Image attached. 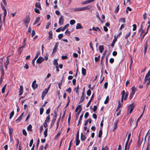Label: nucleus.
<instances>
[{
	"label": "nucleus",
	"instance_id": "obj_1",
	"mask_svg": "<svg viewBox=\"0 0 150 150\" xmlns=\"http://www.w3.org/2000/svg\"><path fill=\"white\" fill-rule=\"evenodd\" d=\"M149 40V38H148L147 39V40H146L145 42V44L144 45V54L145 55L146 54L147 49V46H148V42Z\"/></svg>",
	"mask_w": 150,
	"mask_h": 150
},
{
	"label": "nucleus",
	"instance_id": "obj_2",
	"mask_svg": "<svg viewBox=\"0 0 150 150\" xmlns=\"http://www.w3.org/2000/svg\"><path fill=\"white\" fill-rule=\"evenodd\" d=\"M30 18L29 16H27L24 20V22L28 24L30 22Z\"/></svg>",
	"mask_w": 150,
	"mask_h": 150
},
{
	"label": "nucleus",
	"instance_id": "obj_3",
	"mask_svg": "<svg viewBox=\"0 0 150 150\" xmlns=\"http://www.w3.org/2000/svg\"><path fill=\"white\" fill-rule=\"evenodd\" d=\"M44 59V58L42 57H40L37 59L36 62L40 64L43 61Z\"/></svg>",
	"mask_w": 150,
	"mask_h": 150
},
{
	"label": "nucleus",
	"instance_id": "obj_4",
	"mask_svg": "<svg viewBox=\"0 0 150 150\" xmlns=\"http://www.w3.org/2000/svg\"><path fill=\"white\" fill-rule=\"evenodd\" d=\"M64 19L63 16H61L59 19V23L60 25H62L63 24Z\"/></svg>",
	"mask_w": 150,
	"mask_h": 150
},
{
	"label": "nucleus",
	"instance_id": "obj_5",
	"mask_svg": "<svg viewBox=\"0 0 150 150\" xmlns=\"http://www.w3.org/2000/svg\"><path fill=\"white\" fill-rule=\"evenodd\" d=\"M145 105H144V107H145ZM144 109H145V107H144V110H143V113H142V114H141V115L139 117V118L137 120V121H136V124H135V126L134 127V129L135 128V127H137V126L138 122L139 120L140 119V118H141V117L143 115V113L144 112Z\"/></svg>",
	"mask_w": 150,
	"mask_h": 150
},
{
	"label": "nucleus",
	"instance_id": "obj_6",
	"mask_svg": "<svg viewBox=\"0 0 150 150\" xmlns=\"http://www.w3.org/2000/svg\"><path fill=\"white\" fill-rule=\"evenodd\" d=\"M92 6L91 5H89L86 7L81 8V11L86 10L90 8Z\"/></svg>",
	"mask_w": 150,
	"mask_h": 150
},
{
	"label": "nucleus",
	"instance_id": "obj_7",
	"mask_svg": "<svg viewBox=\"0 0 150 150\" xmlns=\"http://www.w3.org/2000/svg\"><path fill=\"white\" fill-rule=\"evenodd\" d=\"M85 96L84 94V91H83L82 93V95L81 97V99L79 101V103H81L85 99Z\"/></svg>",
	"mask_w": 150,
	"mask_h": 150
},
{
	"label": "nucleus",
	"instance_id": "obj_8",
	"mask_svg": "<svg viewBox=\"0 0 150 150\" xmlns=\"http://www.w3.org/2000/svg\"><path fill=\"white\" fill-rule=\"evenodd\" d=\"M36 82V80H34L33 82L32 85V88L34 89L36 88L37 87V84H35Z\"/></svg>",
	"mask_w": 150,
	"mask_h": 150
},
{
	"label": "nucleus",
	"instance_id": "obj_9",
	"mask_svg": "<svg viewBox=\"0 0 150 150\" xmlns=\"http://www.w3.org/2000/svg\"><path fill=\"white\" fill-rule=\"evenodd\" d=\"M129 110L127 115V116H129L131 113V104H130L129 106Z\"/></svg>",
	"mask_w": 150,
	"mask_h": 150
},
{
	"label": "nucleus",
	"instance_id": "obj_10",
	"mask_svg": "<svg viewBox=\"0 0 150 150\" xmlns=\"http://www.w3.org/2000/svg\"><path fill=\"white\" fill-rule=\"evenodd\" d=\"M94 94L93 93V95H92V96H91V99L88 102V103L86 105V107L88 108L89 107V105H90L92 100H93V98H94Z\"/></svg>",
	"mask_w": 150,
	"mask_h": 150
},
{
	"label": "nucleus",
	"instance_id": "obj_11",
	"mask_svg": "<svg viewBox=\"0 0 150 150\" xmlns=\"http://www.w3.org/2000/svg\"><path fill=\"white\" fill-rule=\"evenodd\" d=\"M9 136L10 137V138L11 139V138H12V134L13 133V129L12 128H9Z\"/></svg>",
	"mask_w": 150,
	"mask_h": 150
},
{
	"label": "nucleus",
	"instance_id": "obj_12",
	"mask_svg": "<svg viewBox=\"0 0 150 150\" xmlns=\"http://www.w3.org/2000/svg\"><path fill=\"white\" fill-rule=\"evenodd\" d=\"M35 6L36 7L39 8L40 10H42V8L40 2L36 3L35 4Z\"/></svg>",
	"mask_w": 150,
	"mask_h": 150
},
{
	"label": "nucleus",
	"instance_id": "obj_13",
	"mask_svg": "<svg viewBox=\"0 0 150 150\" xmlns=\"http://www.w3.org/2000/svg\"><path fill=\"white\" fill-rule=\"evenodd\" d=\"M23 87L22 86H20V90L19 91V96H21L22 95L23 93Z\"/></svg>",
	"mask_w": 150,
	"mask_h": 150
},
{
	"label": "nucleus",
	"instance_id": "obj_14",
	"mask_svg": "<svg viewBox=\"0 0 150 150\" xmlns=\"http://www.w3.org/2000/svg\"><path fill=\"white\" fill-rule=\"evenodd\" d=\"M137 90V88L134 86L132 87V95H133L135 93Z\"/></svg>",
	"mask_w": 150,
	"mask_h": 150
},
{
	"label": "nucleus",
	"instance_id": "obj_15",
	"mask_svg": "<svg viewBox=\"0 0 150 150\" xmlns=\"http://www.w3.org/2000/svg\"><path fill=\"white\" fill-rule=\"evenodd\" d=\"M49 36L48 37L49 40L52 39V31H50L49 32Z\"/></svg>",
	"mask_w": 150,
	"mask_h": 150
},
{
	"label": "nucleus",
	"instance_id": "obj_16",
	"mask_svg": "<svg viewBox=\"0 0 150 150\" xmlns=\"http://www.w3.org/2000/svg\"><path fill=\"white\" fill-rule=\"evenodd\" d=\"M86 137L84 135H83L82 133H81V139L82 141H84L86 139Z\"/></svg>",
	"mask_w": 150,
	"mask_h": 150
},
{
	"label": "nucleus",
	"instance_id": "obj_17",
	"mask_svg": "<svg viewBox=\"0 0 150 150\" xmlns=\"http://www.w3.org/2000/svg\"><path fill=\"white\" fill-rule=\"evenodd\" d=\"M83 27L81 25L80 23H78L76 27V29H82Z\"/></svg>",
	"mask_w": 150,
	"mask_h": 150
},
{
	"label": "nucleus",
	"instance_id": "obj_18",
	"mask_svg": "<svg viewBox=\"0 0 150 150\" xmlns=\"http://www.w3.org/2000/svg\"><path fill=\"white\" fill-rule=\"evenodd\" d=\"M94 1V0H88L82 2V4H85Z\"/></svg>",
	"mask_w": 150,
	"mask_h": 150
},
{
	"label": "nucleus",
	"instance_id": "obj_19",
	"mask_svg": "<svg viewBox=\"0 0 150 150\" xmlns=\"http://www.w3.org/2000/svg\"><path fill=\"white\" fill-rule=\"evenodd\" d=\"M48 91V88H46L45 90L42 93V95L44 96H45L46 94L47 93Z\"/></svg>",
	"mask_w": 150,
	"mask_h": 150
},
{
	"label": "nucleus",
	"instance_id": "obj_20",
	"mask_svg": "<svg viewBox=\"0 0 150 150\" xmlns=\"http://www.w3.org/2000/svg\"><path fill=\"white\" fill-rule=\"evenodd\" d=\"M102 133H103V132H102V128H101L99 130V133L98 135V137H99V138L101 137L102 135Z\"/></svg>",
	"mask_w": 150,
	"mask_h": 150
},
{
	"label": "nucleus",
	"instance_id": "obj_21",
	"mask_svg": "<svg viewBox=\"0 0 150 150\" xmlns=\"http://www.w3.org/2000/svg\"><path fill=\"white\" fill-rule=\"evenodd\" d=\"M82 74L83 76H85L86 74V70L83 68H82Z\"/></svg>",
	"mask_w": 150,
	"mask_h": 150
},
{
	"label": "nucleus",
	"instance_id": "obj_22",
	"mask_svg": "<svg viewBox=\"0 0 150 150\" xmlns=\"http://www.w3.org/2000/svg\"><path fill=\"white\" fill-rule=\"evenodd\" d=\"M24 114V112L22 113L21 115L16 120V121H20L22 119V117Z\"/></svg>",
	"mask_w": 150,
	"mask_h": 150
},
{
	"label": "nucleus",
	"instance_id": "obj_23",
	"mask_svg": "<svg viewBox=\"0 0 150 150\" xmlns=\"http://www.w3.org/2000/svg\"><path fill=\"white\" fill-rule=\"evenodd\" d=\"M104 50V47L103 45H100L99 47V50L100 53H102Z\"/></svg>",
	"mask_w": 150,
	"mask_h": 150
},
{
	"label": "nucleus",
	"instance_id": "obj_24",
	"mask_svg": "<svg viewBox=\"0 0 150 150\" xmlns=\"http://www.w3.org/2000/svg\"><path fill=\"white\" fill-rule=\"evenodd\" d=\"M130 137H131V133H129V134L127 140V142H126V144L125 145V150L127 148V144H128V141L129 139H130Z\"/></svg>",
	"mask_w": 150,
	"mask_h": 150
},
{
	"label": "nucleus",
	"instance_id": "obj_25",
	"mask_svg": "<svg viewBox=\"0 0 150 150\" xmlns=\"http://www.w3.org/2000/svg\"><path fill=\"white\" fill-rule=\"evenodd\" d=\"M56 116H54V117H53V120H52V121L51 122L52 124H51V125L50 127H52V126L54 125V122H55V121L56 120Z\"/></svg>",
	"mask_w": 150,
	"mask_h": 150
},
{
	"label": "nucleus",
	"instance_id": "obj_26",
	"mask_svg": "<svg viewBox=\"0 0 150 150\" xmlns=\"http://www.w3.org/2000/svg\"><path fill=\"white\" fill-rule=\"evenodd\" d=\"M117 38H115L113 40L111 44V45L112 47L114 46V44L117 41Z\"/></svg>",
	"mask_w": 150,
	"mask_h": 150
},
{
	"label": "nucleus",
	"instance_id": "obj_27",
	"mask_svg": "<svg viewBox=\"0 0 150 150\" xmlns=\"http://www.w3.org/2000/svg\"><path fill=\"white\" fill-rule=\"evenodd\" d=\"M40 19V18L39 17H37L36 19L35 22L33 23V25H35L36 23H38Z\"/></svg>",
	"mask_w": 150,
	"mask_h": 150
},
{
	"label": "nucleus",
	"instance_id": "obj_28",
	"mask_svg": "<svg viewBox=\"0 0 150 150\" xmlns=\"http://www.w3.org/2000/svg\"><path fill=\"white\" fill-rule=\"evenodd\" d=\"M50 119V115H48L47 117H46V120L45 121V122L47 123L49 122V121Z\"/></svg>",
	"mask_w": 150,
	"mask_h": 150
},
{
	"label": "nucleus",
	"instance_id": "obj_29",
	"mask_svg": "<svg viewBox=\"0 0 150 150\" xmlns=\"http://www.w3.org/2000/svg\"><path fill=\"white\" fill-rule=\"evenodd\" d=\"M32 126L31 124H30L27 127V130L28 131H32Z\"/></svg>",
	"mask_w": 150,
	"mask_h": 150
},
{
	"label": "nucleus",
	"instance_id": "obj_30",
	"mask_svg": "<svg viewBox=\"0 0 150 150\" xmlns=\"http://www.w3.org/2000/svg\"><path fill=\"white\" fill-rule=\"evenodd\" d=\"M118 120H117L115 122V124H114L115 126H114V129L113 130V131H114L117 128V124L118 123Z\"/></svg>",
	"mask_w": 150,
	"mask_h": 150
},
{
	"label": "nucleus",
	"instance_id": "obj_31",
	"mask_svg": "<svg viewBox=\"0 0 150 150\" xmlns=\"http://www.w3.org/2000/svg\"><path fill=\"white\" fill-rule=\"evenodd\" d=\"M97 29L99 31H101L100 30L99 28L98 27H96V28L95 27H93L92 30H94V31H97Z\"/></svg>",
	"mask_w": 150,
	"mask_h": 150
},
{
	"label": "nucleus",
	"instance_id": "obj_32",
	"mask_svg": "<svg viewBox=\"0 0 150 150\" xmlns=\"http://www.w3.org/2000/svg\"><path fill=\"white\" fill-rule=\"evenodd\" d=\"M63 77H64V76H63V77H62V80H61V82L60 83H59V84H58V87H59V88L60 89H61V86L62 84V81H63Z\"/></svg>",
	"mask_w": 150,
	"mask_h": 150
},
{
	"label": "nucleus",
	"instance_id": "obj_33",
	"mask_svg": "<svg viewBox=\"0 0 150 150\" xmlns=\"http://www.w3.org/2000/svg\"><path fill=\"white\" fill-rule=\"evenodd\" d=\"M69 25L68 24H67L66 25H65V26L64 27L61 29L62 31H63L64 30H65L68 27Z\"/></svg>",
	"mask_w": 150,
	"mask_h": 150
},
{
	"label": "nucleus",
	"instance_id": "obj_34",
	"mask_svg": "<svg viewBox=\"0 0 150 150\" xmlns=\"http://www.w3.org/2000/svg\"><path fill=\"white\" fill-rule=\"evenodd\" d=\"M109 55V54L107 55L106 57V64L107 67L108 66V57Z\"/></svg>",
	"mask_w": 150,
	"mask_h": 150
},
{
	"label": "nucleus",
	"instance_id": "obj_35",
	"mask_svg": "<svg viewBox=\"0 0 150 150\" xmlns=\"http://www.w3.org/2000/svg\"><path fill=\"white\" fill-rule=\"evenodd\" d=\"M140 134H141V132L139 133V139H138V142H137V146H139L141 145V143L139 141V140H140Z\"/></svg>",
	"mask_w": 150,
	"mask_h": 150
},
{
	"label": "nucleus",
	"instance_id": "obj_36",
	"mask_svg": "<svg viewBox=\"0 0 150 150\" xmlns=\"http://www.w3.org/2000/svg\"><path fill=\"white\" fill-rule=\"evenodd\" d=\"M0 68L1 71V74H2V76H4V70L2 66L0 67Z\"/></svg>",
	"mask_w": 150,
	"mask_h": 150
},
{
	"label": "nucleus",
	"instance_id": "obj_37",
	"mask_svg": "<svg viewBox=\"0 0 150 150\" xmlns=\"http://www.w3.org/2000/svg\"><path fill=\"white\" fill-rule=\"evenodd\" d=\"M7 14V11H4V17H3V22H4L5 20V17L6 15Z\"/></svg>",
	"mask_w": 150,
	"mask_h": 150
},
{
	"label": "nucleus",
	"instance_id": "obj_38",
	"mask_svg": "<svg viewBox=\"0 0 150 150\" xmlns=\"http://www.w3.org/2000/svg\"><path fill=\"white\" fill-rule=\"evenodd\" d=\"M47 130H48L47 128H46L44 132V136H45V137H46L47 136Z\"/></svg>",
	"mask_w": 150,
	"mask_h": 150
},
{
	"label": "nucleus",
	"instance_id": "obj_39",
	"mask_svg": "<svg viewBox=\"0 0 150 150\" xmlns=\"http://www.w3.org/2000/svg\"><path fill=\"white\" fill-rule=\"evenodd\" d=\"M14 114V112L13 111L10 113V116L9 117V119H11Z\"/></svg>",
	"mask_w": 150,
	"mask_h": 150
},
{
	"label": "nucleus",
	"instance_id": "obj_40",
	"mask_svg": "<svg viewBox=\"0 0 150 150\" xmlns=\"http://www.w3.org/2000/svg\"><path fill=\"white\" fill-rule=\"evenodd\" d=\"M53 64L55 65L58 66V63L57 59H55L53 61Z\"/></svg>",
	"mask_w": 150,
	"mask_h": 150
},
{
	"label": "nucleus",
	"instance_id": "obj_41",
	"mask_svg": "<svg viewBox=\"0 0 150 150\" xmlns=\"http://www.w3.org/2000/svg\"><path fill=\"white\" fill-rule=\"evenodd\" d=\"M109 97H108V96H107L106 98V100H105V101L104 102V103L105 104H107L108 103V102L109 101Z\"/></svg>",
	"mask_w": 150,
	"mask_h": 150
},
{
	"label": "nucleus",
	"instance_id": "obj_42",
	"mask_svg": "<svg viewBox=\"0 0 150 150\" xmlns=\"http://www.w3.org/2000/svg\"><path fill=\"white\" fill-rule=\"evenodd\" d=\"M132 26L133 27V28L132 29V30L133 31L137 29V25L135 24H134L132 25Z\"/></svg>",
	"mask_w": 150,
	"mask_h": 150
},
{
	"label": "nucleus",
	"instance_id": "obj_43",
	"mask_svg": "<svg viewBox=\"0 0 150 150\" xmlns=\"http://www.w3.org/2000/svg\"><path fill=\"white\" fill-rule=\"evenodd\" d=\"M71 113L70 112L69 115V117L68 118V124L69 125L70 121V120H71Z\"/></svg>",
	"mask_w": 150,
	"mask_h": 150
},
{
	"label": "nucleus",
	"instance_id": "obj_44",
	"mask_svg": "<svg viewBox=\"0 0 150 150\" xmlns=\"http://www.w3.org/2000/svg\"><path fill=\"white\" fill-rule=\"evenodd\" d=\"M75 23V21L74 20H71L70 21V23L71 25H73Z\"/></svg>",
	"mask_w": 150,
	"mask_h": 150
},
{
	"label": "nucleus",
	"instance_id": "obj_45",
	"mask_svg": "<svg viewBox=\"0 0 150 150\" xmlns=\"http://www.w3.org/2000/svg\"><path fill=\"white\" fill-rule=\"evenodd\" d=\"M91 90L90 89H88L87 92V95L88 96H90V95L91 94Z\"/></svg>",
	"mask_w": 150,
	"mask_h": 150
},
{
	"label": "nucleus",
	"instance_id": "obj_46",
	"mask_svg": "<svg viewBox=\"0 0 150 150\" xmlns=\"http://www.w3.org/2000/svg\"><path fill=\"white\" fill-rule=\"evenodd\" d=\"M118 105L117 107H118V109H119V108H120L121 107L122 105V103H120V101H118Z\"/></svg>",
	"mask_w": 150,
	"mask_h": 150
},
{
	"label": "nucleus",
	"instance_id": "obj_47",
	"mask_svg": "<svg viewBox=\"0 0 150 150\" xmlns=\"http://www.w3.org/2000/svg\"><path fill=\"white\" fill-rule=\"evenodd\" d=\"M34 11H35V12H36L37 13H39V14H40V12L39 11V9H37L36 8H35Z\"/></svg>",
	"mask_w": 150,
	"mask_h": 150
},
{
	"label": "nucleus",
	"instance_id": "obj_48",
	"mask_svg": "<svg viewBox=\"0 0 150 150\" xmlns=\"http://www.w3.org/2000/svg\"><path fill=\"white\" fill-rule=\"evenodd\" d=\"M119 5L118 4V5L116 9V10H115V13H117L118 12V11L119 9Z\"/></svg>",
	"mask_w": 150,
	"mask_h": 150
},
{
	"label": "nucleus",
	"instance_id": "obj_49",
	"mask_svg": "<svg viewBox=\"0 0 150 150\" xmlns=\"http://www.w3.org/2000/svg\"><path fill=\"white\" fill-rule=\"evenodd\" d=\"M143 18L144 20H145L147 18V13H144L143 15Z\"/></svg>",
	"mask_w": 150,
	"mask_h": 150
},
{
	"label": "nucleus",
	"instance_id": "obj_50",
	"mask_svg": "<svg viewBox=\"0 0 150 150\" xmlns=\"http://www.w3.org/2000/svg\"><path fill=\"white\" fill-rule=\"evenodd\" d=\"M44 111V109L42 108L40 109V115H42Z\"/></svg>",
	"mask_w": 150,
	"mask_h": 150
},
{
	"label": "nucleus",
	"instance_id": "obj_51",
	"mask_svg": "<svg viewBox=\"0 0 150 150\" xmlns=\"http://www.w3.org/2000/svg\"><path fill=\"white\" fill-rule=\"evenodd\" d=\"M76 146L79 145L80 143V141L79 139L76 140Z\"/></svg>",
	"mask_w": 150,
	"mask_h": 150
},
{
	"label": "nucleus",
	"instance_id": "obj_52",
	"mask_svg": "<svg viewBox=\"0 0 150 150\" xmlns=\"http://www.w3.org/2000/svg\"><path fill=\"white\" fill-rule=\"evenodd\" d=\"M23 134L25 136L27 135V134L25 130L24 129L23 130Z\"/></svg>",
	"mask_w": 150,
	"mask_h": 150
},
{
	"label": "nucleus",
	"instance_id": "obj_53",
	"mask_svg": "<svg viewBox=\"0 0 150 150\" xmlns=\"http://www.w3.org/2000/svg\"><path fill=\"white\" fill-rule=\"evenodd\" d=\"M149 77V76L146 78H145H145H144V82H146L147 80H150V77Z\"/></svg>",
	"mask_w": 150,
	"mask_h": 150
},
{
	"label": "nucleus",
	"instance_id": "obj_54",
	"mask_svg": "<svg viewBox=\"0 0 150 150\" xmlns=\"http://www.w3.org/2000/svg\"><path fill=\"white\" fill-rule=\"evenodd\" d=\"M89 113L88 112H86L85 115L84 117L85 119H86L89 116Z\"/></svg>",
	"mask_w": 150,
	"mask_h": 150
},
{
	"label": "nucleus",
	"instance_id": "obj_55",
	"mask_svg": "<svg viewBox=\"0 0 150 150\" xmlns=\"http://www.w3.org/2000/svg\"><path fill=\"white\" fill-rule=\"evenodd\" d=\"M51 23L50 22H48L47 23V25L46 26V28L47 29L49 28V26L50 25Z\"/></svg>",
	"mask_w": 150,
	"mask_h": 150
},
{
	"label": "nucleus",
	"instance_id": "obj_56",
	"mask_svg": "<svg viewBox=\"0 0 150 150\" xmlns=\"http://www.w3.org/2000/svg\"><path fill=\"white\" fill-rule=\"evenodd\" d=\"M57 48L55 47H54V48L53 49L52 53H55L57 51Z\"/></svg>",
	"mask_w": 150,
	"mask_h": 150
},
{
	"label": "nucleus",
	"instance_id": "obj_57",
	"mask_svg": "<svg viewBox=\"0 0 150 150\" xmlns=\"http://www.w3.org/2000/svg\"><path fill=\"white\" fill-rule=\"evenodd\" d=\"M122 96V98H123L125 94V91L124 90L122 91L121 93Z\"/></svg>",
	"mask_w": 150,
	"mask_h": 150
},
{
	"label": "nucleus",
	"instance_id": "obj_58",
	"mask_svg": "<svg viewBox=\"0 0 150 150\" xmlns=\"http://www.w3.org/2000/svg\"><path fill=\"white\" fill-rule=\"evenodd\" d=\"M150 76V71H149L145 76V78H146L149 76Z\"/></svg>",
	"mask_w": 150,
	"mask_h": 150
},
{
	"label": "nucleus",
	"instance_id": "obj_59",
	"mask_svg": "<svg viewBox=\"0 0 150 150\" xmlns=\"http://www.w3.org/2000/svg\"><path fill=\"white\" fill-rule=\"evenodd\" d=\"M33 139L30 140V144H29V146L30 147H31L32 146V145L33 143Z\"/></svg>",
	"mask_w": 150,
	"mask_h": 150
},
{
	"label": "nucleus",
	"instance_id": "obj_60",
	"mask_svg": "<svg viewBox=\"0 0 150 150\" xmlns=\"http://www.w3.org/2000/svg\"><path fill=\"white\" fill-rule=\"evenodd\" d=\"M63 37V34H59L58 36V37L59 39H61Z\"/></svg>",
	"mask_w": 150,
	"mask_h": 150
},
{
	"label": "nucleus",
	"instance_id": "obj_61",
	"mask_svg": "<svg viewBox=\"0 0 150 150\" xmlns=\"http://www.w3.org/2000/svg\"><path fill=\"white\" fill-rule=\"evenodd\" d=\"M66 91L69 93H70L71 92V89L70 88H69L68 89H67Z\"/></svg>",
	"mask_w": 150,
	"mask_h": 150
},
{
	"label": "nucleus",
	"instance_id": "obj_62",
	"mask_svg": "<svg viewBox=\"0 0 150 150\" xmlns=\"http://www.w3.org/2000/svg\"><path fill=\"white\" fill-rule=\"evenodd\" d=\"M40 54V52H38L37 53L36 55V56L34 58V59H36L38 57L39 55Z\"/></svg>",
	"mask_w": 150,
	"mask_h": 150
},
{
	"label": "nucleus",
	"instance_id": "obj_63",
	"mask_svg": "<svg viewBox=\"0 0 150 150\" xmlns=\"http://www.w3.org/2000/svg\"><path fill=\"white\" fill-rule=\"evenodd\" d=\"M35 32L34 30H33L32 31V32L31 33V36L32 37H33L35 35Z\"/></svg>",
	"mask_w": 150,
	"mask_h": 150
},
{
	"label": "nucleus",
	"instance_id": "obj_64",
	"mask_svg": "<svg viewBox=\"0 0 150 150\" xmlns=\"http://www.w3.org/2000/svg\"><path fill=\"white\" fill-rule=\"evenodd\" d=\"M109 62L111 63H112L114 62V59L112 58H111L109 60Z\"/></svg>",
	"mask_w": 150,
	"mask_h": 150
}]
</instances>
